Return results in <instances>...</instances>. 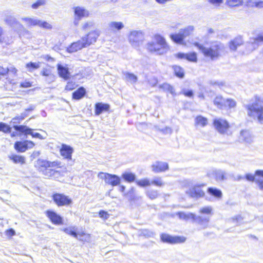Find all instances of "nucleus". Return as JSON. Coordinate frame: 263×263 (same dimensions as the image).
Wrapping results in <instances>:
<instances>
[{"label":"nucleus","mask_w":263,"mask_h":263,"mask_svg":"<svg viewBox=\"0 0 263 263\" xmlns=\"http://www.w3.org/2000/svg\"><path fill=\"white\" fill-rule=\"evenodd\" d=\"M52 73L51 70L50 68H44L42 69V71H41V74L44 76L47 77L48 76L50 75V74Z\"/></svg>","instance_id":"55"},{"label":"nucleus","mask_w":263,"mask_h":263,"mask_svg":"<svg viewBox=\"0 0 263 263\" xmlns=\"http://www.w3.org/2000/svg\"><path fill=\"white\" fill-rule=\"evenodd\" d=\"M99 179L104 180L105 183L111 185L112 186L120 184L121 179L116 175H112L107 173L100 172L98 174Z\"/></svg>","instance_id":"7"},{"label":"nucleus","mask_w":263,"mask_h":263,"mask_svg":"<svg viewBox=\"0 0 263 263\" xmlns=\"http://www.w3.org/2000/svg\"><path fill=\"white\" fill-rule=\"evenodd\" d=\"M74 88V83L68 82L66 86L65 89L67 90H71Z\"/></svg>","instance_id":"60"},{"label":"nucleus","mask_w":263,"mask_h":263,"mask_svg":"<svg viewBox=\"0 0 263 263\" xmlns=\"http://www.w3.org/2000/svg\"><path fill=\"white\" fill-rule=\"evenodd\" d=\"M95 25V22L93 21H88L82 25V28L84 30H86L91 28Z\"/></svg>","instance_id":"47"},{"label":"nucleus","mask_w":263,"mask_h":263,"mask_svg":"<svg viewBox=\"0 0 263 263\" xmlns=\"http://www.w3.org/2000/svg\"><path fill=\"white\" fill-rule=\"evenodd\" d=\"M208 1L215 7H219L223 3V0H209Z\"/></svg>","instance_id":"56"},{"label":"nucleus","mask_w":263,"mask_h":263,"mask_svg":"<svg viewBox=\"0 0 263 263\" xmlns=\"http://www.w3.org/2000/svg\"><path fill=\"white\" fill-rule=\"evenodd\" d=\"M109 108V106L107 104L98 103L95 105V113L97 115H99L103 111L108 110Z\"/></svg>","instance_id":"30"},{"label":"nucleus","mask_w":263,"mask_h":263,"mask_svg":"<svg viewBox=\"0 0 263 263\" xmlns=\"http://www.w3.org/2000/svg\"><path fill=\"white\" fill-rule=\"evenodd\" d=\"M9 158L15 163H20L23 164L25 163V158L22 156L11 155L9 156Z\"/></svg>","instance_id":"32"},{"label":"nucleus","mask_w":263,"mask_h":263,"mask_svg":"<svg viewBox=\"0 0 263 263\" xmlns=\"http://www.w3.org/2000/svg\"><path fill=\"white\" fill-rule=\"evenodd\" d=\"M181 93L189 98H192L193 96V92L192 90L183 88L181 90Z\"/></svg>","instance_id":"53"},{"label":"nucleus","mask_w":263,"mask_h":263,"mask_svg":"<svg viewBox=\"0 0 263 263\" xmlns=\"http://www.w3.org/2000/svg\"><path fill=\"white\" fill-rule=\"evenodd\" d=\"M208 123V119L202 116H198L195 119V126L196 127H204Z\"/></svg>","instance_id":"29"},{"label":"nucleus","mask_w":263,"mask_h":263,"mask_svg":"<svg viewBox=\"0 0 263 263\" xmlns=\"http://www.w3.org/2000/svg\"><path fill=\"white\" fill-rule=\"evenodd\" d=\"M47 3L46 0H37L31 5L33 9H37L40 6L45 5Z\"/></svg>","instance_id":"49"},{"label":"nucleus","mask_w":263,"mask_h":263,"mask_svg":"<svg viewBox=\"0 0 263 263\" xmlns=\"http://www.w3.org/2000/svg\"><path fill=\"white\" fill-rule=\"evenodd\" d=\"M74 10V24L77 26L78 25L79 21L83 17H88L89 13L88 10L85 9L84 7L77 6L73 7Z\"/></svg>","instance_id":"12"},{"label":"nucleus","mask_w":263,"mask_h":263,"mask_svg":"<svg viewBox=\"0 0 263 263\" xmlns=\"http://www.w3.org/2000/svg\"><path fill=\"white\" fill-rule=\"evenodd\" d=\"M242 0H227L226 4L230 7H236L241 5Z\"/></svg>","instance_id":"45"},{"label":"nucleus","mask_w":263,"mask_h":263,"mask_svg":"<svg viewBox=\"0 0 263 263\" xmlns=\"http://www.w3.org/2000/svg\"><path fill=\"white\" fill-rule=\"evenodd\" d=\"M26 143L25 141L23 142H16L14 144V148L19 152H24L27 150Z\"/></svg>","instance_id":"36"},{"label":"nucleus","mask_w":263,"mask_h":263,"mask_svg":"<svg viewBox=\"0 0 263 263\" xmlns=\"http://www.w3.org/2000/svg\"><path fill=\"white\" fill-rule=\"evenodd\" d=\"M256 182L258 184L259 189L261 190H263V178H256Z\"/></svg>","instance_id":"59"},{"label":"nucleus","mask_w":263,"mask_h":263,"mask_svg":"<svg viewBox=\"0 0 263 263\" xmlns=\"http://www.w3.org/2000/svg\"><path fill=\"white\" fill-rule=\"evenodd\" d=\"M246 108L249 116H256L258 121L263 123V97H256L254 102Z\"/></svg>","instance_id":"4"},{"label":"nucleus","mask_w":263,"mask_h":263,"mask_svg":"<svg viewBox=\"0 0 263 263\" xmlns=\"http://www.w3.org/2000/svg\"><path fill=\"white\" fill-rule=\"evenodd\" d=\"M168 168V164L163 162H156L152 165V170L155 173L165 171L167 170Z\"/></svg>","instance_id":"23"},{"label":"nucleus","mask_w":263,"mask_h":263,"mask_svg":"<svg viewBox=\"0 0 263 263\" xmlns=\"http://www.w3.org/2000/svg\"><path fill=\"white\" fill-rule=\"evenodd\" d=\"M248 5L251 7L258 8H263V1L259 0H248Z\"/></svg>","instance_id":"39"},{"label":"nucleus","mask_w":263,"mask_h":263,"mask_svg":"<svg viewBox=\"0 0 263 263\" xmlns=\"http://www.w3.org/2000/svg\"><path fill=\"white\" fill-rule=\"evenodd\" d=\"M194 45L205 57L212 60L218 58L224 49L223 45L217 42L213 43L209 47H204L198 43H195Z\"/></svg>","instance_id":"3"},{"label":"nucleus","mask_w":263,"mask_h":263,"mask_svg":"<svg viewBox=\"0 0 263 263\" xmlns=\"http://www.w3.org/2000/svg\"><path fill=\"white\" fill-rule=\"evenodd\" d=\"M161 88L164 90L169 91L173 95H175V90L174 88L169 84L164 83L161 85Z\"/></svg>","instance_id":"48"},{"label":"nucleus","mask_w":263,"mask_h":263,"mask_svg":"<svg viewBox=\"0 0 263 263\" xmlns=\"http://www.w3.org/2000/svg\"><path fill=\"white\" fill-rule=\"evenodd\" d=\"M225 99L221 96H217L214 100V103L219 108H222L224 107Z\"/></svg>","instance_id":"40"},{"label":"nucleus","mask_w":263,"mask_h":263,"mask_svg":"<svg viewBox=\"0 0 263 263\" xmlns=\"http://www.w3.org/2000/svg\"><path fill=\"white\" fill-rule=\"evenodd\" d=\"M215 129L220 134L229 135L230 125L227 120L221 118L215 119L213 122Z\"/></svg>","instance_id":"8"},{"label":"nucleus","mask_w":263,"mask_h":263,"mask_svg":"<svg viewBox=\"0 0 263 263\" xmlns=\"http://www.w3.org/2000/svg\"><path fill=\"white\" fill-rule=\"evenodd\" d=\"M209 84L214 87H217L219 88H221L222 87L225 85V83L221 81H217V80H211L209 82Z\"/></svg>","instance_id":"44"},{"label":"nucleus","mask_w":263,"mask_h":263,"mask_svg":"<svg viewBox=\"0 0 263 263\" xmlns=\"http://www.w3.org/2000/svg\"><path fill=\"white\" fill-rule=\"evenodd\" d=\"M242 43L243 40L241 36H237L230 42L229 47L231 50L235 51L236 50L237 47L242 45Z\"/></svg>","instance_id":"25"},{"label":"nucleus","mask_w":263,"mask_h":263,"mask_svg":"<svg viewBox=\"0 0 263 263\" xmlns=\"http://www.w3.org/2000/svg\"><path fill=\"white\" fill-rule=\"evenodd\" d=\"M144 39V34L141 30H134L130 31L128 36L129 43L135 48L140 46L142 44Z\"/></svg>","instance_id":"5"},{"label":"nucleus","mask_w":263,"mask_h":263,"mask_svg":"<svg viewBox=\"0 0 263 263\" xmlns=\"http://www.w3.org/2000/svg\"><path fill=\"white\" fill-rule=\"evenodd\" d=\"M86 93L85 89L83 87L79 88L72 94V98L74 99L79 100L81 99Z\"/></svg>","instance_id":"33"},{"label":"nucleus","mask_w":263,"mask_h":263,"mask_svg":"<svg viewBox=\"0 0 263 263\" xmlns=\"http://www.w3.org/2000/svg\"><path fill=\"white\" fill-rule=\"evenodd\" d=\"M35 167L41 171L47 168L60 167L61 162L59 161H49L46 160L39 159L35 163Z\"/></svg>","instance_id":"11"},{"label":"nucleus","mask_w":263,"mask_h":263,"mask_svg":"<svg viewBox=\"0 0 263 263\" xmlns=\"http://www.w3.org/2000/svg\"><path fill=\"white\" fill-rule=\"evenodd\" d=\"M22 20L26 23V25L29 27L38 26L45 29L50 30L52 29V25L50 24L46 21L39 20L36 17H25L22 18Z\"/></svg>","instance_id":"6"},{"label":"nucleus","mask_w":263,"mask_h":263,"mask_svg":"<svg viewBox=\"0 0 263 263\" xmlns=\"http://www.w3.org/2000/svg\"><path fill=\"white\" fill-rule=\"evenodd\" d=\"M0 131L4 133H10L11 132V127L5 123H0Z\"/></svg>","instance_id":"50"},{"label":"nucleus","mask_w":263,"mask_h":263,"mask_svg":"<svg viewBox=\"0 0 263 263\" xmlns=\"http://www.w3.org/2000/svg\"><path fill=\"white\" fill-rule=\"evenodd\" d=\"M124 27V25L121 22L112 21L108 24V30L113 32L119 31Z\"/></svg>","instance_id":"22"},{"label":"nucleus","mask_w":263,"mask_h":263,"mask_svg":"<svg viewBox=\"0 0 263 263\" xmlns=\"http://www.w3.org/2000/svg\"><path fill=\"white\" fill-rule=\"evenodd\" d=\"M208 193L214 196L215 197L219 198L222 196V192L220 190L213 187H209L208 189Z\"/></svg>","instance_id":"37"},{"label":"nucleus","mask_w":263,"mask_h":263,"mask_svg":"<svg viewBox=\"0 0 263 263\" xmlns=\"http://www.w3.org/2000/svg\"><path fill=\"white\" fill-rule=\"evenodd\" d=\"M204 186V184H195L186 190V193L192 198L198 199L204 196L205 193L202 187Z\"/></svg>","instance_id":"10"},{"label":"nucleus","mask_w":263,"mask_h":263,"mask_svg":"<svg viewBox=\"0 0 263 263\" xmlns=\"http://www.w3.org/2000/svg\"><path fill=\"white\" fill-rule=\"evenodd\" d=\"M263 42V35L259 34L256 38L251 39L249 43L247 44V48L249 51H252L258 46L259 42Z\"/></svg>","instance_id":"20"},{"label":"nucleus","mask_w":263,"mask_h":263,"mask_svg":"<svg viewBox=\"0 0 263 263\" xmlns=\"http://www.w3.org/2000/svg\"><path fill=\"white\" fill-rule=\"evenodd\" d=\"M100 34L101 31L99 29H95L90 31L87 34L82 38H83L87 47H88L96 42Z\"/></svg>","instance_id":"14"},{"label":"nucleus","mask_w":263,"mask_h":263,"mask_svg":"<svg viewBox=\"0 0 263 263\" xmlns=\"http://www.w3.org/2000/svg\"><path fill=\"white\" fill-rule=\"evenodd\" d=\"M26 149L33 148L34 146V143L31 141H25Z\"/></svg>","instance_id":"61"},{"label":"nucleus","mask_w":263,"mask_h":263,"mask_svg":"<svg viewBox=\"0 0 263 263\" xmlns=\"http://www.w3.org/2000/svg\"><path fill=\"white\" fill-rule=\"evenodd\" d=\"M151 183V184H154L157 186H161L164 185V183L161 178L158 177L154 178Z\"/></svg>","instance_id":"51"},{"label":"nucleus","mask_w":263,"mask_h":263,"mask_svg":"<svg viewBox=\"0 0 263 263\" xmlns=\"http://www.w3.org/2000/svg\"><path fill=\"white\" fill-rule=\"evenodd\" d=\"M53 199L58 206L67 205L72 202L71 200L67 196L61 194H54Z\"/></svg>","instance_id":"15"},{"label":"nucleus","mask_w":263,"mask_h":263,"mask_svg":"<svg viewBox=\"0 0 263 263\" xmlns=\"http://www.w3.org/2000/svg\"><path fill=\"white\" fill-rule=\"evenodd\" d=\"M136 183L138 185L141 187H145L151 184V181L147 178L137 180Z\"/></svg>","instance_id":"43"},{"label":"nucleus","mask_w":263,"mask_h":263,"mask_svg":"<svg viewBox=\"0 0 263 263\" xmlns=\"http://www.w3.org/2000/svg\"><path fill=\"white\" fill-rule=\"evenodd\" d=\"M147 195L152 199H155L158 196V193L157 191L151 190L147 192Z\"/></svg>","instance_id":"54"},{"label":"nucleus","mask_w":263,"mask_h":263,"mask_svg":"<svg viewBox=\"0 0 263 263\" xmlns=\"http://www.w3.org/2000/svg\"><path fill=\"white\" fill-rule=\"evenodd\" d=\"M13 128L17 131L24 133L25 135H30L33 138H38L39 139H45L46 136H43L38 133H35L31 128H30L24 125H14Z\"/></svg>","instance_id":"13"},{"label":"nucleus","mask_w":263,"mask_h":263,"mask_svg":"<svg viewBox=\"0 0 263 263\" xmlns=\"http://www.w3.org/2000/svg\"><path fill=\"white\" fill-rule=\"evenodd\" d=\"M122 178L126 181L131 182H133L135 179L136 176L135 174L132 173H125L122 175Z\"/></svg>","instance_id":"42"},{"label":"nucleus","mask_w":263,"mask_h":263,"mask_svg":"<svg viewBox=\"0 0 263 263\" xmlns=\"http://www.w3.org/2000/svg\"><path fill=\"white\" fill-rule=\"evenodd\" d=\"M160 130L163 133L165 134H170L172 132V129L168 127H166L164 128L161 129Z\"/></svg>","instance_id":"63"},{"label":"nucleus","mask_w":263,"mask_h":263,"mask_svg":"<svg viewBox=\"0 0 263 263\" xmlns=\"http://www.w3.org/2000/svg\"><path fill=\"white\" fill-rule=\"evenodd\" d=\"M15 231H4L3 233H1L2 235H5L6 238H9L15 234Z\"/></svg>","instance_id":"58"},{"label":"nucleus","mask_w":263,"mask_h":263,"mask_svg":"<svg viewBox=\"0 0 263 263\" xmlns=\"http://www.w3.org/2000/svg\"><path fill=\"white\" fill-rule=\"evenodd\" d=\"M173 68L175 74L178 78H183L184 76V70L182 68L179 66H173Z\"/></svg>","instance_id":"38"},{"label":"nucleus","mask_w":263,"mask_h":263,"mask_svg":"<svg viewBox=\"0 0 263 263\" xmlns=\"http://www.w3.org/2000/svg\"><path fill=\"white\" fill-rule=\"evenodd\" d=\"M67 234L74 237L82 241H89L90 236L89 234H86L84 231H66Z\"/></svg>","instance_id":"18"},{"label":"nucleus","mask_w":263,"mask_h":263,"mask_svg":"<svg viewBox=\"0 0 263 263\" xmlns=\"http://www.w3.org/2000/svg\"><path fill=\"white\" fill-rule=\"evenodd\" d=\"M199 213L205 214V216H196L192 213L178 212L176 215L180 219L186 221L191 220L203 227L206 226L210 220V216L213 215V208L211 206H204L200 208Z\"/></svg>","instance_id":"1"},{"label":"nucleus","mask_w":263,"mask_h":263,"mask_svg":"<svg viewBox=\"0 0 263 263\" xmlns=\"http://www.w3.org/2000/svg\"><path fill=\"white\" fill-rule=\"evenodd\" d=\"M123 75L125 80L131 84H135L137 81V77L132 73L124 72Z\"/></svg>","instance_id":"31"},{"label":"nucleus","mask_w":263,"mask_h":263,"mask_svg":"<svg viewBox=\"0 0 263 263\" xmlns=\"http://www.w3.org/2000/svg\"><path fill=\"white\" fill-rule=\"evenodd\" d=\"M73 153V148L67 144H62L60 149V153L64 159L68 160H71L72 159V154Z\"/></svg>","instance_id":"16"},{"label":"nucleus","mask_w":263,"mask_h":263,"mask_svg":"<svg viewBox=\"0 0 263 263\" xmlns=\"http://www.w3.org/2000/svg\"><path fill=\"white\" fill-rule=\"evenodd\" d=\"M160 239L163 242L171 245L183 243L186 239L184 236H172L166 233H162L160 235Z\"/></svg>","instance_id":"9"},{"label":"nucleus","mask_w":263,"mask_h":263,"mask_svg":"<svg viewBox=\"0 0 263 263\" xmlns=\"http://www.w3.org/2000/svg\"><path fill=\"white\" fill-rule=\"evenodd\" d=\"M32 86L30 82L25 81L21 83V87L23 88H28Z\"/></svg>","instance_id":"62"},{"label":"nucleus","mask_w":263,"mask_h":263,"mask_svg":"<svg viewBox=\"0 0 263 263\" xmlns=\"http://www.w3.org/2000/svg\"><path fill=\"white\" fill-rule=\"evenodd\" d=\"M262 177L263 178V170H256L254 174H247L245 178L249 181H255L256 178Z\"/></svg>","instance_id":"27"},{"label":"nucleus","mask_w":263,"mask_h":263,"mask_svg":"<svg viewBox=\"0 0 263 263\" xmlns=\"http://www.w3.org/2000/svg\"><path fill=\"white\" fill-rule=\"evenodd\" d=\"M99 217L103 220H106L109 218L110 214L106 211L101 210L99 213Z\"/></svg>","instance_id":"52"},{"label":"nucleus","mask_w":263,"mask_h":263,"mask_svg":"<svg viewBox=\"0 0 263 263\" xmlns=\"http://www.w3.org/2000/svg\"><path fill=\"white\" fill-rule=\"evenodd\" d=\"M236 102L232 99H225L224 107H228L229 108H234L236 106Z\"/></svg>","instance_id":"46"},{"label":"nucleus","mask_w":263,"mask_h":263,"mask_svg":"<svg viewBox=\"0 0 263 263\" xmlns=\"http://www.w3.org/2000/svg\"><path fill=\"white\" fill-rule=\"evenodd\" d=\"M208 174L209 176L214 177L216 180L221 181L226 179L224 172L221 170H213Z\"/></svg>","instance_id":"26"},{"label":"nucleus","mask_w":263,"mask_h":263,"mask_svg":"<svg viewBox=\"0 0 263 263\" xmlns=\"http://www.w3.org/2000/svg\"><path fill=\"white\" fill-rule=\"evenodd\" d=\"M86 47H87V46L84 40H83V38H81L77 42L71 43V45L67 47V50L68 52L72 53Z\"/></svg>","instance_id":"17"},{"label":"nucleus","mask_w":263,"mask_h":263,"mask_svg":"<svg viewBox=\"0 0 263 263\" xmlns=\"http://www.w3.org/2000/svg\"><path fill=\"white\" fill-rule=\"evenodd\" d=\"M40 62H29L26 64V68L29 72H32L40 67Z\"/></svg>","instance_id":"35"},{"label":"nucleus","mask_w":263,"mask_h":263,"mask_svg":"<svg viewBox=\"0 0 263 263\" xmlns=\"http://www.w3.org/2000/svg\"><path fill=\"white\" fill-rule=\"evenodd\" d=\"M46 214L52 223L56 224L62 223V218L55 212L52 211H47Z\"/></svg>","instance_id":"19"},{"label":"nucleus","mask_w":263,"mask_h":263,"mask_svg":"<svg viewBox=\"0 0 263 263\" xmlns=\"http://www.w3.org/2000/svg\"><path fill=\"white\" fill-rule=\"evenodd\" d=\"M55 76L52 73L46 78L45 81L47 82L48 83H51L54 82L55 81Z\"/></svg>","instance_id":"57"},{"label":"nucleus","mask_w":263,"mask_h":263,"mask_svg":"<svg viewBox=\"0 0 263 263\" xmlns=\"http://www.w3.org/2000/svg\"><path fill=\"white\" fill-rule=\"evenodd\" d=\"M194 30L193 26H188L183 29H181L180 31L183 35L184 37L185 38L187 36L190 35Z\"/></svg>","instance_id":"34"},{"label":"nucleus","mask_w":263,"mask_h":263,"mask_svg":"<svg viewBox=\"0 0 263 263\" xmlns=\"http://www.w3.org/2000/svg\"><path fill=\"white\" fill-rule=\"evenodd\" d=\"M28 116L27 114L26 113V112H24L23 113H22L20 115L17 116L13 118L11 122L13 124H18L20 123L21 121L24 120L26 117Z\"/></svg>","instance_id":"41"},{"label":"nucleus","mask_w":263,"mask_h":263,"mask_svg":"<svg viewBox=\"0 0 263 263\" xmlns=\"http://www.w3.org/2000/svg\"><path fill=\"white\" fill-rule=\"evenodd\" d=\"M154 41L149 42L147 45V49L151 52H155L158 54H163L169 50V46L163 36L156 34L154 36Z\"/></svg>","instance_id":"2"},{"label":"nucleus","mask_w":263,"mask_h":263,"mask_svg":"<svg viewBox=\"0 0 263 263\" xmlns=\"http://www.w3.org/2000/svg\"><path fill=\"white\" fill-rule=\"evenodd\" d=\"M170 37L175 43L179 44H182L185 39L180 30L177 33L170 34Z\"/></svg>","instance_id":"28"},{"label":"nucleus","mask_w":263,"mask_h":263,"mask_svg":"<svg viewBox=\"0 0 263 263\" xmlns=\"http://www.w3.org/2000/svg\"><path fill=\"white\" fill-rule=\"evenodd\" d=\"M242 220V218L240 216H238L236 217L235 218L233 219V222L234 224H238L241 223V221Z\"/></svg>","instance_id":"64"},{"label":"nucleus","mask_w":263,"mask_h":263,"mask_svg":"<svg viewBox=\"0 0 263 263\" xmlns=\"http://www.w3.org/2000/svg\"><path fill=\"white\" fill-rule=\"evenodd\" d=\"M57 68L58 73L60 77L65 80L69 79L70 73L68 71V69L67 67L63 66V65L59 64L57 65Z\"/></svg>","instance_id":"24"},{"label":"nucleus","mask_w":263,"mask_h":263,"mask_svg":"<svg viewBox=\"0 0 263 263\" xmlns=\"http://www.w3.org/2000/svg\"><path fill=\"white\" fill-rule=\"evenodd\" d=\"M175 56L178 59H185L192 62H196L197 61V54L195 52L189 53H178L176 54Z\"/></svg>","instance_id":"21"}]
</instances>
